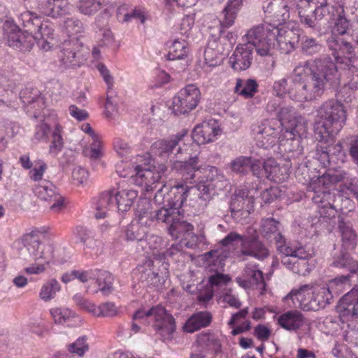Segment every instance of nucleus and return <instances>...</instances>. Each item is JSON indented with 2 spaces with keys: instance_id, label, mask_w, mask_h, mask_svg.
I'll return each mask as SVG.
<instances>
[{
  "instance_id": "obj_42",
  "label": "nucleus",
  "mask_w": 358,
  "mask_h": 358,
  "mask_svg": "<svg viewBox=\"0 0 358 358\" xmlns=\"http://www.w3.org/2000/svg\"><path fill=\"white\" fill-rule=\"evenodd\" d=\"M259 85L255 79L236 80L234 91L245 99H251L258 92Z\"/></svg>"
},
{
  "instance_id": "obj_57",
  "label": "nucleus",
  "mask_w": 358,
  "mask_h": 358,
  "mask_svg": "<svg viewBox=\"0 0 358 358\" xmlns=\"http://www.w3.org/2000/svg\"><path fill=\"white\" fill-rule=\"evenodd\" d=\"M89 349L90 346L86 336L79 337L75 342L67 345V350L69 352L80 357H83Z\"/></svg>"
},
{
  "instance_id": "obj_58",
  "label": "nucleus",
  "mask_w": 358,
  "mask_h": 358,
  "mask_svg": "<svg viewBox=\"0 0 358 358\" xmlns=\"http://www.w3.org/2000/svg\"><path fill=\"white\" fill-rule=\"evenodd\" d=\"M255 166L256 164L255 163H252L251 158L245 157H238L234 160L231 163L232 170L238 173H245L247 172L249 169H251L253 172H255Z\"/></svg>"
},
{
  "instance_id": "obj_59",
  "label": "nucleus",
  "mask_w": 358,
  "mask_h": 358,
  "mask_svg": "<svg viewBox=\"0 0 358 358\" xmlns=\"http://www.w3.org/2000/svg\"><path fill=\"white\" fill-rule=\"evenodd\" d=\"M357 57H355L352 61L348 64L346 62H337L340 64H343L346 69H344L345 73L347 75L352 74V78L350 80L348 83V87L351 90H357L358 89V69L356 66L354 64L355 61Z\"/></svg>"
},
{
  "instance_id": "obj_8",
  "label": "nucleus",
  "mask_w": 358,
  "mask_h": 358,
  "mask_svg": "<svg viewBox=\"0 0 358 358\" xmlns=\"http://www.w3.org/2000/svg\"><path fill=\"white\" fill-rule=\"evenodd\" d=\"M334 180V178L329 174L322 175L313 180L309 185L310 190L314 192L313 201L317 205L318 213L323 218L334 217L337 210H343L336 202L337 200L343 201L344 196L341 193L336 195L330 192Z\"/></svg>"
},
{
  "instance_id": "obj_30",
  "label": "nucleus",
  "mask_w": 358,
  "mask_h": 358,
  "mask_svg": "<svg viewBox=\"0 0 358 358\" xmlns=\"http://www.w3.org/2000/svg\"><path fill=\"white\" fill-rule=\"evenodd\" d=\"M187 134V131L183 130L168 139L157 141L152 145L150 152L153 155L166 157L173 151V148L183 140Z\"/></svg>"
},
{
  "instance_id": "obj_63",
  "label": "nucleus",
  "mask_w": 358,
  "mask_h": 358,
  "mask_svg": "<svg viewBox=\"0 0 358 358\" xmlns=\"http://www.w3.org/2000/svg\"><path fill=\"white\" fill-rule=\"evenodd\" d=\"M171 77L165 71L156 69L153 71L152 85L154 87H159L169 83Z\"/></svg>"
},
{
  "instance_id": "obj_40",
  "label": "nucleus",
  "mask_w": 358,
  "mask_h": 358,
  "mask_svg": "<svg viewBox=\"0 0 358 358\" xmlns=\"http://www.w3.org/2000/svg\"><path fill=\"white\" fill-rule=\"evenodd\" d=\"M278 322L282 328L289 331H294L302 326L303 315L296 310L287 311L278 317Z\"/></svg>"
},
{
  "instance_id": "obj_37",
  "label": "nucleus",
  "mask_w": 358,
  "mask_h": 358,
  "mask_svg": "<svg viewBox=\"0 0 358 358\" xmlns=\"http://www.w3.org/2000/svg\"><path fill=\"white\" fill-rule=\"evenodd\" d=\"M280 222L273 217L262 218L259 223V234L267 240H275L282 236Z\"/></svg>"
},
{
  "instance_id": "obj_35",
  "label": "nucleus",
  "mask_w": 358,
  "mask_h": 358,
  "mask_svg": "<svg viewBox=\"0 0 358 358\" xmlns=\"http://www.w3.org/2000/svg\"><path fill=\"white\" fill-rule=\"evenodd\" d=\"M345 13V11L343 5H329L327 0H315V8L313 13L315 22L317 20H321L327 16L331 20L337 13Z\"/></svg>"
},
{
  "instance_id": "obj_51",
  "label": "nucleus",
  "mask_w": 358,
  "mask_h": 358,
  "mask_svg": "<svg viewBox=\"0 0 358 358\" xmlns=\"http://www.w3.org/2000/svg\"><path fill=\"white\" fill-rule=\"evenodd\" d=\"M47 169V163L42 159H37L34 161V164L29 169L28 176L31 180L39 182L44 180L43 176Z\"/></svg>"
},
{
  "instance_id": "obj_6",
  "label": "nucleus",
  "mask_w": 358,
  "mask_h": 358,
  "mask_svg": "<svg viewBox=\"0 0 358 358\" xmlns=\"http://www.w3.org/2000/svg\"><path fill=\"white\" fill-rule=\"evenodd\" d=\"M138 197V192L127 185L124 182L118 183L117 188L103 192L93 201L95 217L103 218L107 211L117 210L121 213L128 211Z\"/></svg>"
},
{
  "instance_id": "obj_61",
  "label": "nucleus",
  "mask_w": 358,
  "mask_h": 358,
  "mask_svg": "<svg viewBox=\"0 0 358 358\" xmlns=\"http://www.w3.org/2000/svg\"><path fill=\"white\" fill-rule=\"evenodd\" d=\"M73 182L78 185H86L89 182V172L82 166H76L71 173Z\"/></svg>"
},
{
  "instance_id": "obj_46",
  "label": "nucleus",
  "mask_w": 358,
  "mask_h": 358,
  "mask_svg": "<svg viewBox=\"0 0 358 358\" xmlns=\"http://www.w3.org/2000/svg\"><path fill=\"white\" fill-rule=\"evenodd\" d=\"M197 343L201 347L208 348L209 350L214 352L217 355H220V358H222L221 341L214 334L199 335L197 338Z\"/></svg>"
},
{
  "instance_id": "obj_23",
  "label": "nucleus",
  "mask_w": 358,
  "mask_h": 358,
  "mask_svg": "<svg viewBox=\"0 0 358 358\" xmlns=\"http://www.w3.org/2000/svg\"><path fill=\"white\" fill-rule=\"evenodd\" d=\"M76 278L80 282H86L95 280L99 291H110L113 289L114 278L111 273L106 271L90 270L75 271Z\"/></svg>"
},
{
  "instance_id": "obj_41",
  "label": "nucleus",
  "mask_w": 358,
  "mask_h": 358,
  "mask_svg": "<svg viewBox=\"0 0 358 358\" xmlns=\"http://www.w3.org/2000/svg\"><path fill=\"white\" fill-rule=\"evenodd\" d=\"M210 322L211 315L210 313L199 312L187 320L185 324L184 330L189 333H193L208 326Z\"/></svg>"
},
{
  "instance_id": "obj_22",
  "label": "nucleus",
  "mask_w": 358,
  "mask_h": 358,
  "mask_svg": "<svg viewBox=\"0 0 358 358\" xmlns=\"http://www.w3.org/2000/svg\"><path fill=\"white\" fill-rule=\"evenodd\" d=\"M263 9L272 25L282 27L289 17L288 6L282 0H270L264 4Z\"/></svg>"
},
{
  "instance_id": "obj_28",
  "label": "nucleus",
  "mask_w": 358,
  "mask_h": 358,
  "mask_svg": "<svg viewBox=\"0 0 358 358\" xmlns=\"http://www.w3.org/2000/svg\"><path fill=\"white\" fill-rule=\"evenodd\" d=\"M263 167L268 179L275 182H282L289 178L291 164L289 162L279 163L273 158H268L264 162Z\"/></svg>"
},
{
  "instance_id": "obj_45",
  "label": "nucleus",
  "mask_w": 358,
  "mask_h": 358,
  "mask_svg": "<svg viewBox=\"0 0 358 358\" xmlns=\"http://www.w3.org/2000/svg\"><path fill=\"white\" fill-rule=\"evenodd\" d=\"M55 122H58L55 117L52 119L47 117L43 122L38 124L36 127L34 136L32 138L33 142L38 143L39 142L46 141L49 136L50 128H54Z\"/></svg>"
},
{
  "instance_id": "obj_64",
  "label": "nucleus",
  "mask_w": 358,
  "mask_h": 358,
  "mask_svg": "<svg viewBox=\"0 0 358 358\" xmlns=\"http://www.w3.org/2000/svg\"><path fill=\"white\" fill-rule=\"evenodd\" d=\"M113 148L115 152L122 158L125 157L127 159L131 153V147L128 143L120 138L114 140Z\"/></svg>"
},
{
  "instance_id": "obj_50",
  "label": "nucleus",
  "mask_w": 358,
  "mask_h": 358,
  "mask_svg": "<svg viewBox=\"0 0 358 358\" xmlns=\"http://www.w3.org/2000/svg\"><path fill=\"white\" fill-rule=\"evenodd\" d=\"M323 49V45L315 38L303 36L301 40V52L306 55H313L320 53Z\"/></svg>"
},
{
  "instance_id": "obj_29",
  "label": "nucleus",
  "mask_w": 358,
  "mask_h": 358,
  "mask_svg": "<svg viewBox=\"0 0 358 358\" xmlns=\"http://www.w3.org/2000/svg\"><path fill=\"white\" fill-rule=\"evenodd\" d=\"M252 61V48L248 45L239 44L231 55L229 64L237 71L248 69Z\"/></svg>"
},
{
  "instance_id": "obj_20",
  "label": "nucleus",
  "mask_w": 358,
  "mask_h": 358,
  "mask_svg": "<svg viewBox=\"0 0 358 358\" xmlns=\"http://www.w3.org/2000/svg\"><path fill=\"white\" fill-rule=\"evenodd\" d=\"M164 242L162 238L159 236L146 234L138 246L141 248L145 255L153 257L156 261L162 263L164 269H167L168 264L164 262L166 254L162 252L166 245Z\"/></svg>"
},
{
  "instance_id": "obj_19",
  "label": "nucleus",
  "mask_w": 358,
  "mask_h": 358,
  "mask_svg": "<svg viewBox=\"0 0 358 358\" xmlns=\"http://www.w3.org/2000/svg\"><path fill=\"white\" fill-rule=\"evenodd\" d=\"M201 173L204 175L206 180H201L195 187H188L183 184H178L177 185H182L186 191V195L191 192H199V196L201 199L206 200L210 198L212 191L214 190L215 185L212 184L213 181L219 177L218 169L215 166H206L201 167ZM214 193H213V194Z\"/></svg>"
},
{
  "instance_id": "obj_47",
  "label": "nucleus",
  "mask_w": 358,
  "mask_h": 358,
  "mask_svg": "<svg viewBox=\"0 0 358 358\" xmlns=\"http://www.w3.org/2000/svg\"><path fill=\"white\" fill-rule=\"evenodd\" d=\"M34 193L40 199L48 201L57 193V190L52 182L44 180L35 186Z\"/></svg>"
},
{
  "instance_id": "obj_1",
  "label": "nucleus",
  "mask_w": 358,
  "mask_h": 358,
  "mask_svg": "<svg viewBox=\"0 0 358 358\" xmlns=\"http://www.w3.org/2000/svg\"><path fill=\"white\" fill-rule=\"evenodd\" d=\"M341 78V73L329 57L310 59L295 66L288 88L287 80L282 78L274 82L273 91L278 96L287 94L296 101H308L320 97L327 84L338 85Z\"/></svg>"
},
{
  "instance_id": "obj_17",
  "label": "nucleus",
  "mask_w": 358,
  "mask_h": 358,
  "mask_svg": "<svg viewBox=\"0 0 358 358\" xmlns=\"http://www.w3.org/2000/svg\"><path fill=\"white\" fill-rule=\"evenodd\" d=\"M274 34L273 50L278 45L282 53L288 54L295 50L300 40L299 30L296 28H289L287 26L278 27L273 25Z\"/></svg>"
},
{
  "instance_id": "obj_7",
  "label": "nucleus",
  "mask_w": 358,
  "mask_h": 358,
  "mask_svg": "<svg viewBox=\"0 0 358 358\" xmlns=\"http://www.w3.org/2000/svg\"><path fill=\"white\" fill-rule=\"evenodd\" d=\"M257 231L253 227L247 229V236H243L236 232H231L225 236V258L231 253L238 257L251 256L264 259L269 255L267 248L258 240Z\"/></svg>"
},
{
  "instance_id": "obj_53",
  "label": "nucleus",
  "mask_w": 358,
  "mask_h": 358,
  "mask_svg": "<svg viewBox=\"0 0 358 358\" xmlns=\"http://www.w3.org/2000/svg\"><path fill=\"white\" fill-rule=\"evenodd\" d=\"M350 278V275L336 277L329 280L322 289H327V291H343L350 289L351 287Z\"/></svg>"
},
{
  "instance_id": "obj_26",
  "label": "nucleus",
  "mask_w": 358,
  "mask_h": 358,
  "mask_svg": "<svg viewBox=\"0 0 358 358\" xmlns=\"http://www.w3.org/2000/svg\"><path fill=\"white\" fill-rule=\"evenodd\" d=\"M53 24L49 20H44L38 25L33 34V43L36 41L38 47L44 51H49L53 47L55 41Z\"/></svg>"
},
{
  "instance_id": "obj_18",
  "label": "nucleus",
  "mask_w": 358,
  "mask_h": 358,
  "mask_svg": "<svg viewBox=\"0 0 358 358\" xmlns=\"http://www.w3.org/2000/svg\"><path fill=\"white\" fill-rule=\"evenodd\" d=\"M221 123L211 118L196 125L192 133V137L197 145H203L214 141L221 135Z\"/></svg>"
},
{
  "instance_id": "obj_4",
  "label": "nucleus",
  "mask_w": 358,
  "mask_h": 358,
  "mask_svg": "<svg viewBox=\"0 0 358 358\" xmlns=\"http://www.w3.org/2000/svg\"><path fill=\"white\" fill-rule=\"evenodd\" d=\"M115 168L120 177L131 176L136 185L148 192L157 188L167 171L165 164H155L150 154L136 155L129 162L122 160L116 164Z\"/></svg>"
},
{
  "instance_id": "obj_5",
  "label": "nucleus",
  "mask_w": 358,
  "mask_h": 358,
  "mask_svg": "<svg viewBox=\"0 0 358 358\" xmlns=\"http://www.w3.org/2000/svg\"><path fill=\"white\" fill-rule=\"evenodd\" d=\"M320 118L315 124V135L319 141L332 140L343 127L347 113L343 104L334 99L324 102L317 110Z\"/></svg>"
},
{
  "instance_id": "obj_48",
  "label": "nucleus",
  "mask_w": 358,
  "mask_h": 358,
  "mask_svg": "<svg viewBox=\"0 0 358 358\" xmlns=\"http://www.w3.org/2000/svg\"><path fill=\"white\" fill-rule=\"evenodd\" d=\"M62 133V127L58 122H55L49 146V154L52 157H57L63 150L64 138Z\"/></svg>"
},
{
  "instance_id": "obj_60",
  "label": "nucleus",
  "mask_w": 358,
  "mask_h": 358,
  "mask_svg": "<svg viewBox=\"0 0 358 358\" xmlns=\"http://www.w3.org/2000/svg\"><path fill=\"white\" fill-rule=\"evenodd\" d=\"M117 315V309L113 303L106 302L96 307L94 316L112 317Z\"/></svg>"
},
{
  "instance_id": "obj_55",
  "label": "nucleus",
  "mask_w": 358,
  "mask_h": 358,
  "mask_svg": "<svg viewBox=\"0 0 358 358\" xmlns=\"http://www.w3.org/2000/svg\"><path fill=\"white\" fill-rule=\"evenodd\" d=\"M332 265L337 268H345L351 273H355L358 271V262L354 260L348 254H342L334 259Z\"/></svg>"
},
{
  "instance_id": "obj_39",
  "label": "nucleus",
  "mask_w": 358,
  "mask_h": 358,
  "mask_svg": "<svg viewBox=\"0 0 358 358\" xmlns=\"http://www.w3.org/2000/svg\"><path fill=\"white\" fill-rule=\"evenodd\" d=\"M315 8V0H298L296 9L299 17L302 24L308 27H315V19L313 13Z\"/></svg>"
},
{
  "instance_id": "obj_43",
  "label": "nucleus",
  "mask_w": 358,
  "mask_h": 358,
  "mask_svg": "<svg viewBox=\"0 0 358 358\" xmlns=\"http://www.w3.org/2000/svg\"><path fill=\"white\" fill-rule=\"evenodd\" d=\"M338 229L341 234L343 246L346 250H354L357 245V236L350 223L339 221Z\"/></svg>"
},
{
  "instance_id": "obj_13",
  "label": "nucleus",
  "mask_w": 358,
  "mask_h": 358,
  "mask_svg": "<svg viewBox=\"0 0 358 358\" xmlns=\"http://www.w3.org/2000/svg\"><path fill=\"white\" fill-rule=\"evenodd\" d=\"M201 99L200 89L194 84H189L173 97L171 109L176 115L188 114L197 107Z\"/></svg>"
},
{
  "instance_id": "obj_9",
  "label": "nucleus",
  "mask_w": 358,
  "mask_h": 358,
  "mask_svg": "<svg viewBox=\"0 0 358 358\" xmlns=\"http://www.w3.org/2000/svg\"><path fill=\"white\" fill-rule=\"evenodd\" d=\"M331 29V34L327 39V45L336 62L350 64L355 57V48L352 43L341 36L347 34L350 28V22L343 13H337Z\"/></svg>"
},
{
  "instance_id": "obj_38",
  "label": "nucleus",
  "mask_w": 358,
  "mask_h": 358,
  "mask_svg": "<svg viewBox=\"0 0 358 358\" xmlns=\"http://www.w3.org/2000/svg\"><path fill=\"white\" fill-rule=\"evenodd\" d=\"M198 157L194 156L190 157L188 161L176 160L173 162L172 169L180 172L183 176L187 175L186 178L192 179L195 177H199L198 175L201 173V167H198Z\"/></svg>"
},
{
  "instance_id": "obj_31",
  "label": "nucleus",
  "mask_w": 358,
  "mask_h": 358,
  "mask_svg": "<svg viewBox=\"0 0 358 358\" xmlns=\"http://www.w3.org/2000/svg\"><path fill=\"white\" fill-rule=\"evenodd\" d=\"M298 253H299V255L297 257L293 259L282 257L281 262L287 268L294 273L305 275L310 271V266L308 260L312 255L308 251L306 250V249H301Z\"/></svg>"
},
{
  "instance_id": "obj_14",
  "label": "nucleus",
  "mask_w": 358,
  "mask_h": 358,
  "mask_svg": "<svg viewBox=\"0 0 358 358\" xmlns=\"http://www.w3.org/2000/svg\"><path fill=\"white\" fill-rule=\"evenodd\" d=\"M22 242L33 259L42 260L45 264H50L53 260L54 246L49 243H41L38 231L34 230L24 234Z\"/></svg>"
},
{
  "instance_id": "obj_27",
  "label": "nucleus",
  "mask_w": 358,
  "mask_h": 358,
  "mask_svg": "<svg viewBox=\"0 0 358 358\" xmlns=\"http://www.w3.org/2000/svg\"><path fill=\"white\" fill-rule=\"evenodd\" d=\"M38 10L45 16L58 18L70 15L73 9L68 0H45L38 3Z\"/></svg>"
},
{
  "instance_id": "obj_25",
  "label": "nucleus",
  "mask_w": 358,
  "mask_h": 358,
  "mask_svg": "<svg viewBox=\"0 0 358 358\" xmlns=\"http://www.w3.org/2000/svg\"><path fill=\"white\" fill-rule=\"evenodd\" d=\"M336 310L343 322L358 318V292H347L340 299Z\"/></svg>"
},
{
  "instance_id": "obj_10",
  "label": "nucleus",
  "mask_w": 358,
  "mask_h": 358,
  "mask_svg": "<svg viewBox=\"0 0 358 358\" xmlns=\"http://www.w3.org/2000/svg\"><path fill=\"white\" fill-rule=\"evenodd\" d=\"M132 319L140 324L151 325L164 341L171 340L176 329L175 319L161 305L152 306L148 310H138Z\"/></svg>"
},
{
  "instance_id": "obj_36",
  "label": "nucleus",
  "mask_w": 358,
  "mask_h": 358,
  "mask_svg": "<svg viewBox=\"0 0 358 358\" xmlns=\"http://www.w3.org/2000/svg\"><path fill=\"white\" fill-rule=\"evenodd\" d=\"M168 60L182 59L187 56L189 48L187 42L182 38H173L168 41L166 44Z\"/></svg>"
},
{
  "instance_id": "obj_49",
  "label": "nucleus",
  "mask_w": 358,
  "mask_h": 358,
  "mask_svg": "<svg viewBox=\"0 0 358 358\" xmlns=\"http://www.w3.org/2000/svg\"><path fill=\"white\" fill-rule=\"evenodd\" d=\"M66 34L72 38V40L78 39L83 31L82 22L75 17H67L61 24Z\"/></svg>"
},
{
  "instance_id": "obj_52",
  "label": "nucleus",
  "mask_w": 358,
  "mask_h": 358,
  "mask_svg": "<svg viewBox=\"0 0 358 358\" xmlns=\"http://www.w3.org/2000/svg\"><path fill=\"white\" fill-rule=\"evenodd\" d=\"M275 244L278 251L284 255V257H287L291 259L297 257L299 255L298 252H299L301 249H305L302 246H292L289 244H287L283 236H280V238L277 239Z\"/></svg>"
},
{
  "instance_id": "obj_11",
  "label": "nucleus",
  "mask_w": 358,
  "mask_h": 358,
  "mask_svg": "<svg viewBox=\"0 0 358 358\" xmlns=\"http://www.w3.org/2000/svg\"><path fill=\"white\" fill-rule=\"evenodd\" d=\"M273 25L265 22L262 24L254 26L245 35L248 46L255 48L260 57H268L271 59V66H274L275 60L273 57V42L275 40L273 33Z\"/></svg>"
},
{
  "instance_id": "obj_32",
  "label": "nucleus",
  "mask_w": 358,
  "mask_h": 358,
  "mask_svg": "<svg viewBox=\"0 0 358 358\" xmlns=\"http://www.w3.org/2000/svg\"><path fill=\"white\" fill-rule=\"evenodd\" d=\"M50 312L56 324H66L68 326L73 327H80L83 324V319L80 315L68 308H54Z\"/></svg>"
},
{
  "instance_id": "obj_3",
  "label": "nucleus",
  "mask_w": 358,
  "mask_h": 358,
  "mask_svg": "<svg viewBox=\"0 0 358 358\" xmlns=\"http://www.w3.org/2000/svg\"><path fill=\"white\" fill-rule=\"evenodd\" d=\"M187 199L182 185L169 187L163 185L156 193L153 203L155 206V217L157 221L169 224V232L175 239H184L192 234L193 226L182 220V205Z\"/></svg>"
},
{
  "instance_id": "obj_44",
  "label": "nucleus",
  "mask_w": 358,
  "mask_h": 358,
  "mask_svg": "<svg viewBox=\"0 0 358 358\" xmlns=\"http://www.w3.org/2000/svg\"><path fill=\"white\" fill-rule=\"evenodd\" d=\"M107 4L106 0H79L78 10L85 15H94Z\"/></svg>"
},
{
  "instance_id": "obj_62",
  "label": "nucleus",
  "mask_w": 358,
  "mask_h": 358,
  "mask_svg": "<svg viewBox=\"0 0 358 358\" xmlns=\"http://www.w3.org/2000/svg\"><path fill=\"white\" fill-rule=\"evenodd\" d=\"M73 300L78 308L94 315L96 306L92 301L85 298L84 295L77 293L73 296Z\"/></svg>"
},
{
  "instance_id": "obj_15",
  "label": "nucleus",
  "mask_w": 358,
  "mask_h": 358,
  "mask_svg": "<svg viewBox=\"0 0 358 358\" xmlns=\"http://www.w3.org/2000/svg\"><path fill=\"white\" fill-rule=\"evenodd\" d=\"M3 31L10 47L22 51L29 50L33 47L32 35L27 31H21L13 20H5Z\"/></svg>"
},
{
  "instance_id": "obj_21",
  "label": "nucleus",
  "mask_w": 358,
  "mask_h": 358,
  "mask_svg": "<svg viewBox=\"0 0 358 358\" xmlns=\"http://www.w3.org/2000/svg\"><path fill=\"white\" fill-rule=\"evenodd\" d=\"M334 137L328 142L319 141L320 143L317 146V158L324 166H329L331 162H336V160L343 161L344 153L342 144L340 142L333 143Z\"/></svg>"
},
{
  "instance_id": "obj_24",
  "label": "nucleus",
  "mask_w": 358,
  "mask_h": 358,
  "mask_svg": "<svg viewBox=\"0 0 358 358\" xmlns=\"http://www.w3.org/2000/svg\"><path fill=\"white\" fill-rule=\"evenodd\" d=\"M237 282L245 289L266 291V284L263 273L255 267L246 266L241 277L237 278Z\"/></svg>"
},
{
  "instance_id": "obj_56",
  "label": "nucleus",
  "mask_w": 358,
  "mask_h": 358,
  "mask_svg": "<svg viewBox=\"0 0 358 358\" xmlns=\"http://www.w3.org/2000/svg\"><path fill=\"white\" fill-rule=\"evenodd\" d=\"M204 239L203 236H196L192 231V234L189 236H187V237L182 240H181L179 244L173 245L170 249V251L167 252L170 255H173L175 254L176 251H180L183 246H185L188 248H193L197 246L198 243L202 241Z\"/></svg>"
},
{
  "instance_id": "obj_54",
  "label": "nucleus",
  "mask_w": 358,
  "mask_h": 358,
  "mask_svg": "<svg viewBox=\"0 0 358 358\" xmlns=\"http://www.w3.org/2000/svg\"><path fill=\"white\" fill-rule=\"evenodd\" d=\"M242 0H229L225 6V28L231 27L242 6Z\"/></svg>"
},
{
  "instance_id": "obj_34",
  "label": "nucleus",
  "mask_w": 358,
  "mask_h": 358,
  "mask_svg": "<svg viewBox=\"0 0 358 358\" xmlns=\"http://www.w3.org/2000/svg\"><path fill=\"white\" fill-rule=\"evenodd\" d=\"M224 250L217 249L213 250L197 257V263L199 266L210 271L222 269L223 268Z\"/></svg>"
},
{
  "instance_id": "obj_16",
  "label": "nucleus",
  "mask_w": 358,
  "mask_h": 358,
  "mask_svg": "<svg viewBox=\"0 0 358 358\" xmlns=\"http://www.w3.org/2000/svg\"><path fill=\"white\" fill-rule=\"evenodd\" d=\"M249 193L247 188L241 187L236 190L231 199L229 208L231 216L237 221L247 217L254 211L255 198Z\"/></svg>"
},
{
  "instance_id": "obj_33",
  "label": "nucleus",
  "mask_w": 358,
  "mask_h": 358,
  "mask_svg": "<svg viewBox=\"0 0 358 358\" xmlns=\"http://www.w3.org/2000/svg\"><path fill=\"white\" fill-rule=\"evenodd\" d=\"M80 145L84 155L91 160H99L103 156V142L100 135L91 139L83 138Z\"/></svg>"
},
{
  "instance_id": "obj_2",
  "label": "nucleus",
  "mask_w": 358,
  "mask_h": 358,
  "mask_svg": "<svg viewBox=\"0 0 358 358\" xmlns=\"http://www.w3.org/2000/svg\"><path fill=\"white\" fill-rule=\"evenodd\" d=\"M292 107H282L278 113V117L282 127V134L278 136L275 127L276 120H265L257 130V145L260 148L269 149L279 141L280 145L285 147V152H302L301 137L308 132V123L301 116L292 113Z\"/></svg>"
},
{
  "instance_id": "obj_12",
  "label": "nucleus",
  "mask_w": 358,
  "mask_h": 358,
  "mask_svg": "<svg viewBox=\"0 0 358 358\" xmlns=\"http://www.w3.org/2000/svg\"><path fill=\"white\" fill-rule=\"evenodd\" d=\"M154 203L144 199L138 203L136 209V217L127 227L125 237L127 241H137L138 245L147 234V227L150 226L155 217V211L150 210L153 208Z\"/></svg>"
}]
</instances>
